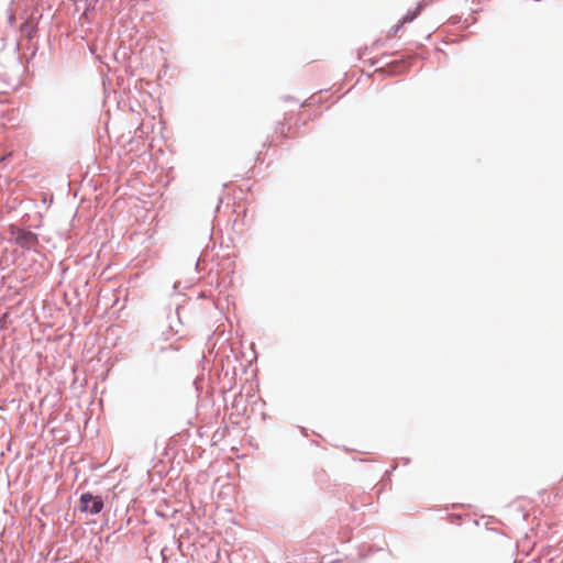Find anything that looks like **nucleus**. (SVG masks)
Wrapping results in <instances>:
<instances>
[{
    "label": "nucleus",
    "mask_w": 563,
    "mask_h": 563,
    "mask_svg": "<svg viewBox=\"0 0 563 563\" xmlns=\"http://www.w3.org/2000/svg\"><path fill=\"white\" fill-rule=\"evenodd\" d=\"M11 240L20 247L24 250H32L34 249L37 243V236L35 233L29 230L19 229V228H11Z\"/></svg>",
    "instance_id": "f257e3e1"
},
{
    "label": "nucleus",
    "mask_w": 563,
    "mask_h": 563,
    "mask_svg": "<svg viewBox=\"0 0 563 563\" xmlns=\"http://www.w3.org/2000/svg\"><path fill=\"white\" fill-rule=\"evenodd\" d=\"M81 511L89 512L91 515L99 514L103 508V501L100 497L93 496L90 493L82 494L80 497Z\"/></svg>",
    "instance_id": "f03ea898"
},
{
    "label": "nucleus",
    "mask_w": 563,
    "mask_h": 563,
    "mask_svg": "<svg viewBox=\"0 0 563 563\" xmlns=\"http://www.w3.org/2000/svg\"><path fill=\"white\" fill-rule=\"evenodd\" d=\"M415 16H416V13H413V14H411V15H409V14L405 15V16L399 21V23H398V24H396L395 26H393V27L390 29V31L388 32L387 37H388V38L394 37V36L397 34V32L399 31V29H400L405 23L412 21V20L415 19Z\"/></svg>",
    "instance_id": "7ed1b4c3"
}]
</instances>
